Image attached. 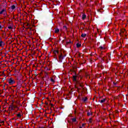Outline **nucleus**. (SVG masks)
I'll return each mask as SVG.
<instances>
[{
    "label": "nucleus",
    "mask_w": 128,
    "mask_h": 128,
    "mask_svg": "<svg viewBox=\"0 0 128 128\" xmlns=\"http://www.w3.org/2000/svg\"><path fill=\"white\" fill-rule=\"evenodd\" d=\"M38 128H45L44 126H39Z\"/></svg>",
    "instance_id": "nucleus-24"
},
{
    "label": "nucleus",
    "mask_w": 128,
    "mask_h": 128,
    "mask_svg": "<svg viewBox=\"0 0 128 128\" xmlns=\"http://www.w3.org/2000/svg\"><path fill=\"white\" fill-rule=\"evenodd\" d=\"M4 122L2 121V122H1V124H4Z\"/></svg>",
    "instance_id": "nucleus-26"
},
{
    "label": "nucleus",
    "mask_w": 128,
    "mask_h": 128,
    "mask_svg": "<svg viewBox=\"0 0 128 128\" xmlns=\"http://www.w3.org/2000/svg\"><path fill=\"white\" fill-rule=\"evenodd\" d=\"M66 56V54H64V56Z\"/></svg>",
    "instance_id": "nucleus-30"
},
{
    "label": "nucleus",
    "mask_w": 128,
    "mask_h": 128,
    "mask_svg": "<svg viewBox=\"0 0 128 128\" xmlns=\"http://www.w3.org/2000/svg\"><path fill=\"white\" fill-rule=\"evenodd\" d=\"M8 82L9 84H16V80L12 77L9 78Z\"/></svg>",
    "instance_id": "nucleus-2"
},
{
    "label": "nucleus",
    "mask_w": 128,
    "mask_h": 128,
    "mask_svg": "<svg viewBox=\"0 0 128 128\" xmlns=\"http://www.w3.org/2000/svg\"><path fill=\"white\" fill-rule=\"evenodd\" d=\"M9 108L10 110H16V108H17V110H20V108L18 107V105L14 104H12L10 105Z\"/></svg>",
    "instance_id": "nucleus-1"
},
{
    "label": "nucleus",
    "mask_w": 128,
    "mask_h": 128,
    "mask_svg": "<svg viewBox=\"0 0 128 128\" xmlns=\"http://www.w3.org/2000/svg\"><path fill=\"white\" fill-rule=\"evenodd\" d=\"M82 100L84 102H86L88 100V98L86 97L85 98H82Z\"/></svg>",
    "instance_id": "nucleus-8"
},
{
    "label": "nucleus",
    "mask_w": 128,
    "mask_h": 128,
    "mask_svg": "<svg viewBox=\"0 0 128 128\" xmlns=\"http://www.w3.org/2000/svg\"><path fill=\"white\" fill-rule=\"evenodd\" d=\"M59 60H62V56H60Z\"/></svg>",
    "instance_id": "nucleus-21"
},
{
    "label": "nucleus",
    "mask_w": 128,
    "mask_h": 128,
    "mask_svg": "<svg viewBox=\"0 0 128 128\" xmlns=\"http://www.w3.org/2000/svg\"><path fill=\"white\" fill-rule=\"evenodd\" d=\"M10 8L12 10H14L16 9V6L12 5L11 6Z\"/></svg>",
    "instance_id": "nucleus-12"
},
{
    "label": "nucleus",
    "mask_w": 128,
    "mask_h": 128,
    "mask_svg": "<svg viewBox=\"0 0 128 128\" xmlns=\"http://www.w3.org/2000/svg\"><path fill=\"white\" fill-rule=\"evenodd\" d=\"M106 102V98L102 99L100 100L101 104H102V102Z\"/></svg>",
    "instance_id": "nucleus-19"
},
{
    "label": "nucleus",
    "mask_w": 128,
    "mask_h": 128,
    "mask_svg": "<svg viewBox=\"0 0 128 128\" xmlns=\"http://www.w3.org/2000/svg\"><path fill=\"white\" fill-rule=\"evenodd\" d=\"M64 28H66V26H64Z\"/></svg>",
    "instance_id": "nucleus-28"
},
{
    "label": "nucleus",
    "mask_w": 128,
    "mask_h": 128,
    "mask_svg": "<svg viewBox=\"0 0 128 128\" xmlns=\"http://www.w3.org/2000/svg\"><path fill=\"white\" fill-rule=\"evenodd\" d=\"M82 38H86V34H82L81 35Z\"/></svg>",
    "instance_id": "nucleus-14"
},
{
    "label": "nucleus",
    "mask_w": 128,
    "mask_h": 128,
    "mask_svg": "<svg viewBox=\"0 0 128 128\" xmlns=\"http://www.w3.org/2000/svg\"><path fill=\"white\" fill-rule=\"evenodd\" d=\"M2 30V26L0 25V30Z\"/></svg>",
    "instance_id": "nucleus-27"
},
{
    "label": "nucleus",
    "mask_w": 128,
    "mask_h": 128,
    "mask_svg": "<svg viewBox=\"0 0 128 128\" xmlns=\"http://www.w3.org/2000/svg\"><path fill=\"white\" fill-rule=\"evenodd\" d=\"M79 128H82V127H80Z\"/></svg>",
    "instance_id": "nucleus-32"
},
{
    "label": "nucleus",
    "mask_w": 128,
    "mask_h": 128,
    "mask_svg": "<svg viewBox=\"0 0 128 128\" xmlns=\"http://www.w3.org/2000/svg\"><path fill=\"white\" fill-rule=\"evenodd\" d=\"M76 48H80V46H82V44L80 43H77L76 44Z\"/></svg>",
    "instance_id": "nucleus-10"
},
{
    "label": "nucleus",
    "mask_w": 128,
    "mask_h": 128,
    "mask_svg": "<svg viewBox=\"0 0 128 128\" xmlns=\"http://www.w3.org/2000/svg\"><path fill=\"white\" fill-rule=\"evenodd\" d=\"M53 52H54V54H58V52L57 50H54L53 51Z\"/></svg>",
    "instance_id": "nucleus-13"
},
{
    "label": "nucleus",
    "mask_w": 128,
    "mask_h": 128,
    "mask_svg": "<svg viewBox=\"0 0 128 128\" xmlns=\"http://www.w3.org/2000/svg\"><path fill=\"white\" fill-rule=\"evenodd\" d=\"M106 58H109V60H111V58H110V54H107Z\"/></svg>",
    "instance_id": "nucleus-15"
},
{
    "label": "nucleus",
    "mask_w": 128,
    "mask_h": 128,
    "mask_svg": "<svg viewBox=\"0 0 128 128\" xmlns=\"http://www.w3.org/2000/svg\"><path fill=\"white\" fill-rule=\"evenodd\" d=\"M98 49L100 50H105L106 48L102 46H100L99 48H98Z\"/></svg>",
    "instance_id": "nucleus-7"
},
{
    "label": "nucleus",
    "mask_w": 128,
    "mask_h": 128,
    "mask_svg": "<svg viewBox=\"0 0 128 128\" xmlns=\"http://www.w3.org/2000/svg\"><path fill=\"white\" fill-rule=\"evenodd\" d=\"M8 28L9 30H12L13 28L12 26H8Z\"/></svg>",
    "instance_id": "nucleus-20"
},
{
    "label": "nucleus",
    "mask_w": 128,
    "mask_h": 128,
    "mask_svg": "<svg viewBox=\"0 0 128 128\" xmlns=\"http://www.w3.org/2000/svg\"><path fill=\"white\" fill-rule=\"evenodd\" d=\"M89 122H90V124H91V122H92V119H91V118H90L89 119Z\"/></svg>",
    "instance_id": "nucleus-23"
},
{
    "label": "nucleus",
    "mask_w": 128,
    "mask_h": 128,
    "mask_svg": "<svg viewBox=\"0 0 128 128\" xmlns=\"http://www.w3.org/2000/svg\"><path fill=\"white\" fill-rule=\"evenodd\" d=\"M114 86H116V83L114 82Z\"/></svg>",
    "instance_id": "nucleus-25"
},
{
    "label": "nucleus",
    "mask_w": 128,
    "mask_h": 128,
    "mask_svg": "<svg viewBox=\"0 0 128 128\" xmlns=\"http://www.w3.org/2000/svg\"><path fill=\"white\" fill-rule=\"evenodd\" d=\"M4 14V16H6V9H2L0 12V14Z\"/></svg>",
    "instance_id": "nucleus-4"
},
{
    "label": "nucleus",
    "mask_w": 128,
    "mask_h": 128,
    "mask_svg": "<svg viewBox=\"0 0 128 128\" xmlns=\"http://www.w3.org/2000/svg\"><path fill=\"white\" fill-rule=\"evenodd\" d=\"M50 82H53V84H54V82H56V80H54L52 78H50Z\"/></svg>",
    "instance_id": "nucleus-11"
},
{
    "label": "nucleus",
    "mask_w": 128,
    "mask_h": 128,
    "mask_svg": "<svg viewBox=\"0 0 128 128\" xmlns=\"http://www.w3.org/2000/svg\"><path fill=\"white\" fill-rule=\"evenodd\" d=\"M78 78V74H75L74 76H73V81L74 82H76L77 80H76V78Z\"/></svg>",
    "instance_id": "nucleus-5"
},
{
    "label": "nucleus",
    "mask_w": 128,
    "mask_h": 128,
    "mask_svg": "<svg viewBox=\"0 0 128 128\" xmlns=\"http://www.w3.org/2000/svg\"><path fill=\"white\" fill-rule=\"evenodd\" d=\"M81 88H84V85H82V84H79Z\"/></svg>",
    "instance_id": "nucleus-22"
},
{
    "label": "nucleus",
    "mask_w": 128,
    "mask_h": 128,
    "mask_svg": "<svg viewBox=\"0 0 128 128\" xmlns=\"http://www.w3.org/2000/svg\"><path fill=\"white\" fill-rule=\"evenodd\" d=\"M18 118H22V114H20V113H18L17 114Z\"/></svg>",
    "instance_id": "nucleus-18"
},
{
    "label": "nucleus",
    "mask_w": 128,
    "mask_h": 128,
    "mask_svg": "<svg viewBox=\"0 0 128 128\" xmlns=\"http://www.w3.org/2000/svg\"><path fill=\"white\" fill-rule=\"evenodd\" d=\"M4 44H6L2 41V37H0V48H4Z\"/></svg>",
    "instance_id": "nucleus-3"
},
{
    "label": "nucleus",
    "mask_w": 128,
    "mask_h": 128,
    "mask_svg": "<svg viewBox=\"0 0 128 128\" xmlns=\"http://www.w3.org/2000/svg\"><path fill=\"white\" fill-rule=\"evenodd\" d=\"M92 114L90 113V112H87V116H92Z\"/></svg>",
    "instance_id": "nucleus-16"
},
{
    "label": "nucleus",
    "mask_w": 128,
    "mask_h": 128,
    "mask_svg": "<svg viewBox=\"0 0 128 128\" xmlns=\"http://www.w3.org/2000/svg\"><path fill=\"white\" fill-rule=\"evenodd\" d=\"M84 126V124H82V126Z\"/></svg>",
    "instance_id": "nucleus-29"
},
{
    "label": "nucleus",
    "mask_w": 128,
    "mask_h": 128,
    "mask_svg": "<svg viewBox=\"0 0 128 128\" xmlns=\"http://www.w3.org/2000/svg\"><path fill=\"white\" fill-rule=\"evenodd\" d=\"M72 122H76V118H72Z\"/></svg>",
    "instance_id": "nucleus-17"
},
{
    "label": "nucleus",
    "mask_w": 128,
    "mask_h": 128,
    "mask_svg": "<svg viewBox=\"0 0 128 128\" xmlns=\"http://www.w3.org/2000/svg\"><path fill=\"white\" fill-rule=\"evenodd\" d=\"M86 14H83L82 15V20H86Z\"/></svg>",
    "instance_id": "nucleus-6"
},
{
    "label": "nucleus",
    "mask_w": 128,
    "mask_h": 128,
    "mask_svg": "<svg viewBox=\"0 0 128 128\" xmlns=\"http://www.w3.org/2000/svg\"><path fill=\"white\" fill-rule=\"evenodd\" d=\"M60 32V29L56 28L55 29V34H58Z\"/></svg>",
    "instance_id": "nucleus-9"
},
{
    "label": "nucleus",
    "mask_w": 128,
    "mask_h": 128,
    "mask_svg": "<svg viewBox=\"0 0 128 128\" xmlns=\"http://www.w3.org/2000/svg\"><path fill=\"white\" fill-rule=\"evenodd\" d=\"M65 100H66V98H65Z\"/></svg>",
    "instance_id": "nucleus-31"
}]
</instances>
